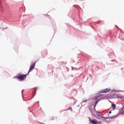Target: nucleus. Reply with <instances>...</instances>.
Listing matches in <instances>:
<instances>
[{"instance_id": "1", "label": "nucleus", "mask_w": 124, "mask_h": 124, "mask_svg": "<svg viewBox=\"0 0 124 124\" xmlns=\"http://www.w3.org/2000/svg\"><path fill=\"white\" fill-rule=\"evenodd\" d=\"M27 75H28V74L26 75L18 74L14 78L17 79L18 81H24L25 79L27 78Z\"/></svg>"}, {"instance_id": "2", "label": "nucleus", "mask_w": 124, "mask_h": 124, "mask_svg": "<svg viewBox=\"0 0 124 124\" xmlns=\"http://www.w3.org/2000/svg\"><path fill=\"white\" fill-rule=\"evenodd\" d=\"M35 66V62L33 63V64H31V67H30L29 71H28V75H29V73L31 72L32 70V69H34V67Z\"/></svg>"}, {"instance_id": "3", "label": "nucleus", "mask_w": 124, "mask_h": 124, "mask_svg": "<svg viewBox=\"0 0 124 124\" xmlns=\"http://www.w3.org/2000/svg\"><path fill=\"white\" fill-rule=\"evenodd\" d=\"M89 121L92 124H96L97 123V120H96V119H90Z\"/></svg>"}, {"instance_id": "4", "label": "nucleus", "mask_w": 124, "mask_h": 124, "mask_svg": "<svg viewBox=\"0 0 124 124\" xmlns=\"http://www.w3.org/2000/svg\"><path fill=\"white\" fill-rule=\"evenodd\" d=\"M110 91V89H105L101 91L102 93H108Z\"/></svg>"}, {"instance_id": "5", "label": "nucleus", "mask_w": 124, "mask_h": 124, "mask_svg": "<svg viewBox=\"0 0 124 124\" xmlns=\"http://www.w3.org/2000/svg\"><path fill=\"white\" fill-rule=\"evenodd\" d=\"M100 100V99H98L97 100L95 103V105L94 106V108L95 109V107L96 106V105H97V103H98V102H99V101Z\"/></svg>"}, {"instance_id": "6", "label": "nucleus", "mask_w": 124, "mask_h": 124, "mask_svg": "<svg viewBox=\"0 0 124 124\" xmlns=\"http://www.w3.org/2000/svg\"><path fill=\"white\" fill-rule=\"evenodd\" d=\"M123 98H124V96H119L117 97V98L118 99H123Z\"/></svg>"}, {"instance_id": "7", "label": "nucleus", "mask_w": 124, "mask_h": 124, "mask_svg": "<svg viewBox=\"0 0 124 124\" xmlns=\"http://www.w3.org/2000/svg\"><path fill=\"white\" fill-rule=\"evenodd\" d=\"M111 106H112L113 109H115V108H116V105L115 104H112L111 105Z\"/></svg>"}, {"instance_id": "8", "label": "nucleus", "mask_w": 124, "mask_h": 124, "mask_svg": "<svg viewBox=\"0 0 124 124\" xmlns=\"http://www.w3.org/2000/svg\"><path fill=\"white\" fill-rule=\"evenodd\" d=\"M102 124V122L101 121H97L96 124Z\"/></svg>"}, {"instance_id": "9", "label": "nucleus", "mask_w": 124, "mask_h": 124, "mask_svg": "<svg viewBox=\"0 0 124 124\" xmlns=\"http://www.w3.org/2000/svg\"><path fill=\"white\" fill-rule=\"evenodd\" d=\"M101 118L104 119V120H107V119H108V117H104L103 116H102Z\"/></svg>"}, {"instance_id": "10", "label": "nucleus", "mask_w": 124, "mask_h": 124, "mask_svg": "<svg viewBox=\"0 0 124 124\" xmlns=\"http://www.w3.org/2000/svg\"><path fill=\"white\" fill-rule=\"evenodd\" d=\"M97 116L98 117H99V118H98V119H102V118H101V117H102V116H101V115H99V114H97Z\"/></svg>"}, {"instance_id": "11", "label": "nucleus", "mask_w": 124, "mask_h": 124, "mask_svg": "<svg viewBox=\"0 0 124 124\" xmlns=\"http://www.w3.org/2000/svg\"><path fill=\"white\" fill-rule=\"evenodd\" d=\"M67 110H71V111H73V110L72 109V108H71V107H69V108L67 109Z\"/></svg>"}, {"instance_id": "12", "label": "nucleus", "mask_w": 124, "mask_h": 124, "mask_svg": "<svg viewBox=\"0 0 124 124\" xmlns=\"http://www.w3.org/2000/svg\"><path fill=\"white\" fill-rule=\"evenodd\" d=\"M98 98V97H96L94 99V100H96Z\"/></svg>"}, {"instance_id": "13", "label": "nucleus", "mask_w": 124, "mask_h": 124, "mask_svg": "<svg viewBox=\"0 0 124 124\" xmlns=\"http://www.w3.org/2000/svg\"><path fill=\"white\" fill-rule=\"evenodd\" d=\"M122 114H124V111H123Z\"/></svg>"}, {"instance_id": "14", "label": "nucleus", "mask_w": 124, "mask_h": 124, "mask_svg": "<svg viewBox=\"0 0 124 124\" xmlns=\"http://www.w3.org/2000/svg\"><path fill=\"white\" fill-rule=\"evenodd\" d=\"M109 114H111V113H112V112L111 111H109Z\"/></svg>"}, {"instance_id": "15", "label": "nucleus", "mask_w": 124, "mask_h": 124, "mask_svg": "<svg viewBox=\"0 0 124 124\" xmlns=\"http://www.w3.org/2000/svg\"><path fill=\"white\" fill-rule=\"evenodd\" d=\"M87 102V101H83V102Z\"/></svg>"}]
</instances>
